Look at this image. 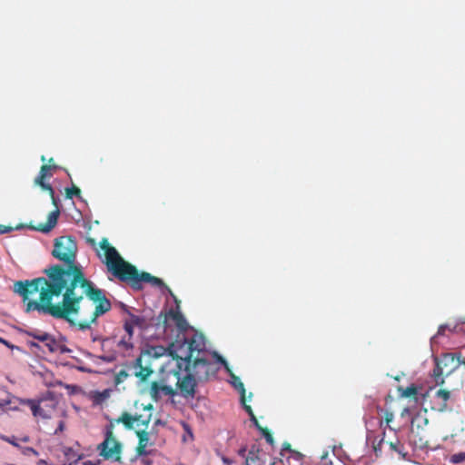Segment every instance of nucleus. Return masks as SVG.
I'll use <instances>...</instances> for the list:
<instances>
[{"label":"nucleus","instance_id":"43","mask_svg":"<svg viewBox=\"0 0 465 465\" xmlns=\"http://www.w3.org/2000/svg\"><path fill=\"white\" fill-rule=\"evenodd\" d=\"M141 461H142V463H143V465H152V460H151L149 458L145 457V456H143V457L141 459Z\"/></svg>","mask_w":465,"mask_h":465},{"label":"nucleus","instance_id":"12","mask_svg":"<svg viewBox=\"0 0 465 465\" xmlns=\"http://www.w3.org/2000/svg\"><path fill=\"white\" fill-rule=\"evenodd\" d=\"M435 399L439 401V409L444 411L448 407V401L450 399V391L440 389L435 393Z\"/></svg>","mask_w":465,"mask_h":465},{"label":"nucleus","instance_id":"53","mask_svg":"<svg viewBox=\"0 0 465 465\" xmlns=\"http://www.w3.org/2000/svg\"><path fill=\"white\" fill-rule=\"evenodd\" d=\"M147 411H151L153 409V406L149 404L147 407L144 408Z\"/></svg>","mask_w":465,"mask_h":465},{"label":"nucleus","instance_id":"30","mask_svg":"<svg viewBox=\"0 0 465 465\" xmlns=\"http://www.w3.org/2000/svg\"><path fill=\"white\" fill-rule=\"evenodd\" d=\"M262 434V436L265 438L266 441L270 444V445H273L274 443V440H273V437L271 433V431L267 429V428H263L262 430H260Z\"/></svg>","mask_w":465,"mask_h":465},{"label":"nucleus","instance_id":"50","mask_svg":"<svg viewBox=\"0 0 465 465\" xmlns=\"http://www.w3.org/2000/svg\"><path fill=\"white\" fill-rule=\"evenodd\" d=\"M82 465H96L95 463H94L93 461L91 460H85L82 463Z\"/></svg>","mask_w":465,"mask_h":465},{"label":"nucleus","instance_id":"19","mask_svg":"<svg viewBox=\"0 0 465 465\" xmlns=\"http://www.w3.org/2000/svg\"><path fill=\"white\" fill-rule=\"evenodd\" d=\"M399 391H401V396L404 398L416 397L418 394V388L414 384H411L405 389L400 388Z\"/></svg>","mask_w":465,"mask_h":465},{"label":"nucleus","instance_id":"24","mask_svg":"<svg viewBox=\"0 0 465 465\" xmlns=\"http://www.w3.org/2000/svg\"><path fill=\"white\" fill-rule=\"evenodd\" d=\"M233 378H234L233 386L236 390H238L240 391L241 401H242V403H244V397H245L244 385L237 377H233Z\"/></svg>","mask_w":465,"mask_h":465},{"label":"nucleus","instance_id":"15","mask_svg":"<svg viewBox=\"0 0 465 465\" xmlns=\"http://www.w3.org/2000/svg\"><path fill=\"white\" fill-rule=\"evenodd\" d=\"M51 353L61 351L64 352V349L52 335L49 336L48 340L44 343Z\"/></svg>","mask_w":465,"mask_h":465},{"label":"nucleus","instance_id":"56","mask_svg":"<svg viewBox=\"0 0 465 465\" xmlns=\"http://www.w3.org/2000/svg\"><path fill=\"white\" fill-rule=\"evenodd\" d=\"M41 161H43V162H45V155H42V156H41Z\"/></svg>","mask_w":465,"mask_h":465},{"label":"nucleus","instance_id":"27","mask_svg":"<svg viewBox=\"0 0 465 465\" xmlns=\"http://www.w3.org/2000/svg\"><path fill=\"white\" fill-rule=\"evenodd\" d=\"M25 227V225H24V224H18L15 227L0 224V234L8 233L14 230H19V229H22Z\"/></svg>","mask_w":465,"mask_h":465},{"label":"nucleus","instance_id":"14","mask_svg":"<svg viewBox=\"0 0 465 465\" xmlns=\"http://www.w3.org/2000/svg\"><path fill=\"white\" fill-rule=\"evenodd\" d=\"M22 403L26 404L30 407L32 413L35 417H43V418L46 417V415L44 413L42 408L40 407L39 402H36L34 400H23Z\"/></svg>","mask_w":465,"mask_h":465},{"label":"nucleus","instance_id":"47","mask_svg":"<svg viewBox=\"0 0 465 465\" xmlns=\"http://www.w3.org/2000/svg\"><path fill=\"white\" fill-rule=\"evenodd\" d=\"M223 461L226 464V465H231L232 463V460L226 458V457H223Z\"/></svg>","mask_w":465,"mask_h":465},{"label":"nucleus","instance_id":"36","mask_svg":"<svg viewBox=\"0 0 465 465\" xmlns=\"http://www.w3.org/2000/svg\"><path fill=\"white\" fill-rule=\"evenodd\" d=\"M394 418V415L391 411H386L385 413H384V420L386 422V424L389 426V424L392 421Z\"/></svg>","mask_w":465,"mask_h":465},{"label":"nucleus","instance_id":"57","mask_svg":"<svg viewBox=\"0 0 465 465\" xmlns=\"http://www.w3.org/2000/svg\"><path fill=\"white\" fill-rule=\"evenodd\" d=\"M76 463H77V461L75 460L74 462L70 463L69 465H75Z\"/></svg>","mask_w":465,"mask_h":465},{"label":"nucleus","instance_id":"32","mask_svg":"<svg viewBox=\"0 0 465 465\" xmlns=\"http://www.w3.org/2000/svg\"><path fill=\"white\" fill-rule=\"evenodd\" d=\"M118 345L125 350H130L134 347L129 337L127 339L125 337L122 338Z\"/></svg>","mask_w":465,"mask_h":465},{"label":"nucleus","instance_id":"51","mask_svg":"<svg viewBox=\"0 0 465 465\" xmlns=\"http://www.w3.org/2000/svg\"><path fill=\"white\" fill-rule=\"evenodd\" d=\"M87 242H90L92 245H95V241L94 239H87Z\"/></svg>","mask_w":465,"mask_h":465},{"label":"nucleus","instance_id":"22","mask_svg":"<svg viewBox=\"0 0 465 465\" xmlns=\"http://www.w3.org/2000/svg\"><path fill=\"white\" fill-rule=\"evenodd\" d=\"M136 435L138 437V444H142L145 447L148 446L149 444V432L146 431L145 430H137L136 431Z\"/></svg>","mask_w":465,"mask_h":465},{"label":"nucleus","instance_id":"31","mask_svg":"<svg viewBox=\"0 0 465 465\" xmlns=\"http://www.w3.org/2000/svg\"><path fill=\"white\" fill-rule=\"evenodd\" d=\"M465 460V451L455 453L451 456L450 461L453 463H460Z\"/></svg>","mask_w":465,"mask_h":465},{"label":"nucleus","instance_id":"3","mask_svg":"<svg viewBox=\"0 0 465 465\" xmlns=\"http://www.w3.org/2000/svg\"><path fill=\"white\" fill-rule=\"evenodd\" d=\"M221 365L227 366V361L216 351L192 358L190 361H177V367L180 370L190 371L200 382L207 381L212 377H215L221 369Z\"/></svg>","mask_w":465,"mask_h":465},{"label":"nucleus","instance_id":"25","mask_svg":"<svg viewBox=\"0 0 465 465\" xmlns=\"http://www.w3.org/2000/svg\"><path fill=\"white\" fill-rule=\"evenodd\" d=\"M65 194H66V198H68V199H72L74 196L81 198V190L78 187L74 185L71 188L65 189Z\"/></svg>","mask_w":465,"mask_h":465},{"label":"nucleus","instance_id":"7","mask_svg":"<svg viewBox=\"0 0 465 465\" xmlns=\"http://www.w3.org/2000/svg\"><path fill=\"white\" fill-rule=\"evenodd\" d=\"M182 371L177 367V370L173 371L174 376L177 378L176 386L183 398H194L199 381L190 371H185L186 374L182 377Z\"/></svg>","mask_w":465,"mask_h":465},{"label":"nucleus","instance_id":"2","mask_svg":"<svg viewBox=\"0 0 465 465\" xmlns=\"http://www.w3.org/2000/svg\"><path fill=\"white\" fill-rule=\"evenodd\" d=\"M100 248L104 252V262L108 271L121 282L130 284L133 289L141 290L143 282L167 289L176 303V308H172L166 312H162L157 317V325H162L163 331H167L172 321L180 331L183 332L188 329V322L180 312V301L164 284L163 280L146 272H140L134 265L123 259L116 249L110 245L106 238H103L100 242Z\"/></svg>","mask_w":465,"mask_h":465},{"label":"nucleus","instance_id":"55","mask_svg":"<svg viewBox=\"0 0 465 465\" xmlns=\"http://www.w3.org/2000/svg\"><path fill=\"white\" fill-rule=\"evenodd\" d=\"M30 345L33 346V347H38V344H36L35 342H31Z\"/></svg>","mask_w":465,"mask_h":465},{"label":"nucleus","instance_id":"8","mask_svg":"<svg viewBox=\"0 0 465 465\" xmlns=\"http://www.w3.org/2000/svg\"><path fill=\"white\" fill-rule=\"evenodd\" d=\"M128 369L133 371V374L144 381L153 373V369L149 365H143V358L139 356L128 365Z\"/></svg>","mask_w":465,"mask_h":465},{"label":"nucleus","instance_id":"13","mask_svg":"<svg viewBox=\"0 0 465 465\" xmlns=\"http://www.w3.org/2000/svg\"><path fill=\"white\" fill-rule=\"evenodd\" d=\"M45 178H40V174L38 173L37 177L35 179V183L36 185H39L44 191L48 192V193L50 194V196H51V198L53 200V203L54 205H56V200H55V197H54V191L53 187L51 186V184L46 183L45 182Z\"/></svg>","mask_w":465,"mask_h":465},{"label":"nucleus","instance_id":"10","mask_svg":"<svg viewBox=\"0 0 465 465\" xmlns=\"http://www.w3.org/2000/svg\"><path fill=\"white\" fill-rule=\"evenodd\" d=\"M59 213V210L56 209L48 214L46 223H39L36 226L29 224L26 227L45 233L49 232L56 225Z\"/></svg>","mask_w":465,"mask_h":465},{"label":"nucleus","instance_id":"37","mask_svg":"<svg viewBox=\"0 0 465 465\" xmlns=\"http://www.w3.org/2000/svg\"><path fill=\"white\" fill-rule=\"evenodd\" d=\"M92 341H93L94 342H95V341H100L101 346H102V348H103V347L104 346V343H105V342H107V341H109V339H108V338H102V337H100V336H93V337H92Z\"/></svg>","mask_w":465,"mask_h":465},{"label":"nucleus","instance_id":"28","mask_svg":"<svg viewBox=\"0 0 465 465\" xmlns=\"http://www.w3.org/2000/svg\"><path fill=\"white\" fill-rule=\"evenodd\" d=\"M135 326L133 325L129 321L127 320H124V330L125 331V332L127 333V335L129 336V340H132L133 338V335H134V328Z\"/></svg>","mask_w":465,"mask_h":465},{"label":"nucleus","instance_id":"40","mask_svg":"<svg viewBox=\"0 0 465 465\" xmlns=\"http://www.w3.org/2000/svg\"><path fill=\"white\" fill-rule=\"evenodd\" d=\"M242 405H243V409L249 414L250 418L254 415L252 409L250 405H247L245 401H244V403H242Z\"/></svg>","mask_w":465,"mask_h":465},{"label":"nucleus","instance_id":"45","mask_svg":"<svg viewBox=\"0 0 465 465\" xmlns=\"http://www.w3.org/2000/svg\"><path fill=\"white\" fill-rule=\"evenodd\" d=\"M445 329H446V326H440L439 330H438V332H437V335H443L444 334V331H445Z\"/></svg>","mask_w":465,"mask_h":465},{"label":"nucleus","instance_id":"4","mask_svg":"<svg viewBox=\"0 0 465 465\" xmlns=\"http://www.w3.org/2000/svg\"><path fill=\"white\" fill-rule=\"evenodd\" d=\"M135 419L136 418H134V415L127 411H124L119 418L110 420L109 424L105 427L104 440L98 446V450H100V455L105 460L120 461L122 444L114 435V424L122 423L125 429L133 430Z\"/></svg>","mask_w":465,"mask_h":465},{"label":"nucleus","instance_id":"49","mask_svg":"<svg viewBox=\"0 0 465 465\" xmlns=\"http://www.w3.org/2000/svg\"><path fill=\"white\" fill-rule=\"evenodd\" d=\"M64 430V423L60 422L58 429L55 430V433Z\"/></svg>","mask_w":465,"mask_h":465},{"label":"nucleus","instance_id":"5","mask_svg":"<svg viewBox=\"0 0 465 465\" xmlns=\"http://www.w3.org/2000/svg\"><path fill=\"white\" fill-rule=\"evenodd\" d=\"M211 353L206 350L205 337L198 332L193 334L190 339H176L169 344V355L176 361H190L192 358Z\"/></svg>","mask_w":465,"mask_h":465},{"label":"nucleus","instance_id":"46","mask_svg":"<svg viewBox=\"0 0 465 465\" xmlns=\"http://www.w3.org/2000/svg\"><path fill=\"white\" fill-rule=\"evenodd\" d=\"M10 403V401H5V400H1L0 401V408H3L6 405H8Z\"/></svg>","mask_w":465,"mask_h":465},{"label":"nucleus","instance_id":"20","mask_svg":"<svg viewBox=\"0 0 465 465\" xmlns=\"http://www.w3.org/2000/svg\"><path fill=\"white\" fill-rule=\"evenodd\" d=\"M26 334L41 342H45L51 334L39 331H27Z\"/></svg>","mask_w":465,"mask_h":465},{"label":"nucleus","instance_id":"54","mask_svg":"<svg viewBox=\"0 0 465 465\" xmlns=\"http://www.w3.org/2000/svg\"><path fill=\"white\" fill-rule=\"evenodd\" d=\"M53 162H54V158H50V159L48 160V164H52V163H53Z\"/></svg>","mask_w":465,"mask_h":465},{"label":"nucleus","instance_id":"18","mask_svg":"<svg viewBox=\"0 0 465 465\" xmlns=\"http://www.w3.org/2000/svg\"><path fill=\"white\" fill-rule=\"evenodd\" d=\"M447 383L452 391H456L460 390L464 383H465V378H462L461 380L459 378H448Z\"/></svg>","mask_w":465,"mask_h":465},{"label":"nucleus","instance_id":"39","mask_svg":"<svg viewBox=\"0 0 465 465\" xmlns=\"http://www.w3.org/2000/svg\"><path fill=\"white\" fill-rule=\"evenodd\" d=\"M250 420L252 421V423L254 424V426L259 430H262L263 429V427L259 423L257 418L255 415L252 416L250 418Z\"/></svg>","mask_w":465,"mask_h":465},{"label":"nucleus","instance_id":"33","mask_svg":"<svg viewBox=\"0 0 465 465\" xmlns=\"http://www.w3.org/2000/svg\"><path fill=\"white\" fill-rule=\"evenodd\" d=\"M383 444H386V440H384V438L381 439L377 443L373 444V450L377 456L381 453Z\"/></svg>","mask_w":465,"mask_h":465},{"label":"nucleus","instance_id":"11","mask_svg":"<svg viewBox=\"0 0 465 465\" xmlns=\"http://www.w3.org/2000/svg\"><path fill=\"white\" fill-rule=\"evenodd\" d=\"M262 450L255 445H252L245 457L244 465H262L261 458Z\"/></svg>","mask_w":465,"mask_h":465},{"label":"nucleus","instance_id":"29","mask_svg":"<svg viewBox=\"0 0 465 465\" xmlns=\"http://www.w3.org/2000/svg\"><path fill=\"white\" fill-rule=\"evenodd\" d=\"M153 356L160 357L163 355L165 352L169 354V346L167 348H164L163 346H157L153 348Z\"/></svg>","mask_w":465,"mask_h":465},{"label":"nucleus","instance_id":"41","mask_svg":"<svg viewBox=\"0 0 465 465\" xmlns=\"http://www.w3.org/2000/svg\"><path fill=\"white\" fill-rule=\"evenodd\" d=\"M247 452H248V450H247V449H246V447H245V446H244V447H242V448L238 450V454H239L241 457L244 458V459H245V457H246V455H247Z\"/></svg>","mask_w":465,"mask_h":465},{"label":"nucleus","instance_id":"38","mask_svg":"<svg viewBox=\"0 0 465 465\" xmlns=\"http://www.w3.org/2000/svg\"><path fill=\"white\" fill-rule=\"evenodd\" d=\"M0 343L5 345L6 347H8L10 349H18L17 346L13 345L11 342H9L8 341L5 340L2 337H0Z\"/></svg>","mask_w":465,"mask_h":465},{"label":"nucleus","instance_id":"34","mask_svg":"<svg viewBox=\"0 0 465 465\" xmlns=\"http://www.w3.org/2000/svg\"><path fill=\"white\" fill-rule=\"evenodd\" d=\"M136 454H137V456H140V457L146 456L147 455L146 447L142 444H138L136 447Z\"/></svg>","mask_w":465,"mask_h":465},{"label":"nucleus","instance_id":"44","mask_svg":"<svg viewBox=\"0 0 465 465\" xmlns=\"http://www.w3.org/2000/svg\"><path fill=\"white\" fill-rule=\"evenodd\" d=\"M284 450H288V451L292 450L290 443H288V442L283 443L282 451H284Z\"/></svg>","mask_w":465,"mask_h":465},{"label":"nucleus","instance_id":"35","mask_svg":"<svg viewBox=\"0 0 465 465\" xmlns=\"http://www.w3.org/2000/svg\"><path fill=\"white\" fill-rule=\"evenodd\" d=\"M117 306L120 309L121 312L125 313L127 315L131 314V309L126 304L120 302L117 303Z\"/></svg>","mask_w":465,"mask_h":465},{"label":"nucleus","instance_id":"1","mask_svg":"<svg viewBox=\"0 0 465 465\" xmlns=\"http://www.w3.org/2000/svg\"><path fill=\"white\" fill-rule=\"evenodd\" d=\"M76 252L77 244L74 237L64 235L55 238L52 255L65 266L51 265L44 270L46 277L14 283V292L25 303V312H37L74 325L71 315L79 313L80 303L86 296L95 306L88 321L77 323L78 328L84 331L112 309L104 291L88 280L82 266L76 264Z\"/></svg>","mask_w":465,"mask_h":465},{"label":"nucleus","instance_id":"42","mask_svg":"<svg viewBox=\"0 0 465 465\" xmlns=\"http://www.w3.org/2000/svg\"><path fill=\"white\" fill-rule=\"evenodd\" d=\"M25 453L27 454V453H32L35 456L38 455V452L34 449V448H31V447H27L25 448Z\"/></svg>","mask_w":465,"mask_h":465},{"label":"nucleus","instance_id":"23","mask_svg":"<svg viewBox=\"0 0 465 465\" xmlns=\"http://www.w3.org/2000/svg\"><path fill=\"white\" fill-rule=\"evenodd\" d=\"M135 419V422L137 423V426H144L147 427L150 420H151V414L148 415H143V414H135L134 415Z\"/></svg>","mask_w":465,"mask_h":465},{"label":"nucleus","instance_id":"9","mask_svg":"<svg viewBox=\"0 0 465 465\" xmlns=\"http://www.w3.org/2000/svg\"><path fill=\"white\" fill-rule=\"evenodd\" d=\"M149 393L151 398L157 401L162 398V394L174 396L176 391L171 386L160 384L158 381H153L150 386Z\"/></svg>","mask_w":465,"mask_h":465},{"label":"nucleus","instance_id":"52","mask_svg":"<svg viewBox=\"0 0 465 465\" xmlns=\"http://www.w3.org/2000/svg\"><path fill=\"white\" fill-rule=\"evenodd\" d=\"M39 464L40 465H48V463L45 460H40Z\"/></svg>","mask_w":465,"mask_h":465},{"label":"nucleus","instance_id":"48","mask_svg":"<svg viewBox=\"0 0 465 465\" xmlns=\"http://www.w3.org/2000/svg\"><path fill=\"white\" fill-rule=\"evenodd\" d=\"M5 440L7 442H9V443H11L12 445H14V446H18V444H17L14 440H11V439H9V438H5Z\"/></svg>","mask_w":465,"mask_h":465},{"label":"nucleus","instance_id":"21","mask_svg":"<svg viewBox=\"0 0 465 465\" xmlns=\"http://www.w3.org/2000/svg\"><path fill=\"white\" fill-rule=\"evenodd\" d=\"M57 169L55 164H43L40 168V178H49L53 175L52 170Z\"/></svg>","mask_w":465,"mask_h":465},{"label":"nucleus","instance_id":"16","mask_svg":"<svg viewBox=\"0 0 465 465\" xmlns=\"http://www.w3.org/2000/svg\"><path fill=\"white\" fill-rule=\"evenodd\" d=\"M386 444L389 445L391 451L396 452L401 457L405 458L406 452L404 445L399 440H396L395 441H386Z\"/></svg>","mask_w":465,"mask_h":465},{"label":"nucleus","instance_id":"17","mask_svg":"<svg viewBox=\"0 0 465 465\" xmlns=\"http://www.w3.org/2000/svg\"><path fill=\"white\" fill-rule=\"evenodd\" d=\"M128 316L129 319L126 320L129 321L133 325L139 327L141 329H144L147 327V322L144 317L134 315L132 312Z\"/></svg>","mask_w":465,"mask_h":465},{"label":"nucleus","instance_id":"26","mask_svg":"<svg viewBox=\"0 0 465 465\" xmlns=\"http://www.w3.org/2000/svg\"><path fill=\"white\" fill-rule=\"evenodd\" d=\"M129 376H130V373L127 371L121 370L115 375L114 381L116 384H120V383L124 382Z\"/></svg>","mask_w":465,"mask_h":465},{"label":"nucleus","instance_id":"6","mask_svg":"<svg viewBox=\"0 0 465 465\" xmlns=\"http://www.w3.org/2000/svg\"><path fill=\"white\" fill-rule=\"evenodd\" d=\"M434 361L431 376L437 385H443L445 378H465V361L456 358L454 353H444Z\"/></svg>","mask_w":465,"mask_h":465}]
</instances>
